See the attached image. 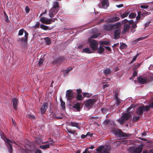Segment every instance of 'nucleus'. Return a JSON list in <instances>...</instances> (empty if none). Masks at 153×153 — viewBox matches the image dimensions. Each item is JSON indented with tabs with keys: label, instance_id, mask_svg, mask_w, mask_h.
<instances>
[{
	"label": "nucleus",
	"instance_id": "nucleus-1",
	"mask_svg": "<svg viewBox=\"0 0 153 153\" xmlns=\"http://www.w3.org/2000/svg\"><path fill=\"white\" fill-rule=\"evenodd\" d=\"M143 147V145L141 144L136 148L131 147L129 148L128 151L130 153H141Z\"/></svg>",
	"mask_w": 153,
	"mask_h": 153
},
{
	"label": "nucleus",
	"instance_id": "nucleus-2",
	"mask_svg": "<svg viewBox=\"0 0 153 153\" xmlns=\"http://www.w3.org/2000/svg\"><path fill=\"white\" fill-rule=\"evenodd\" d=\"M148 111V108L143 105L139 107L137 109L135 113L137 115L141 116L143 115V111Z\"/></svg>",
	"mask_w": 153,
	"mask_h": 153
},
{
	"label": "nucleus",
	"instance_id": "nucleus-3",
	"mask_svg": "<svg viewBox=\"0 0 153 153\" xmlns=\"http://www.w3.org/2000/svg\"><path fill=\"white\" fill-rule=\"evenodd\" d=\"M131 117L130 113H126L122 115L121 118L118 120L121 124L124 123L126 121L128 120Z\"/></svg>",
	"mask_w": 153,
	"mask_h": 153
},
{
	"label": "nucleus",
	"instance_id": "nucleus-4",
	"mask_svg": "<svg viewBox=\"0 0 153 153\" xmlns=\"http://www.w3.org/2000/svg\"><path fill=\"white\" fill-rule=\"evenodd\" d=\"M97 99H89L84 102L85 106L89 108L92 107L97 101Z\"/></svg>",
	"mask_w": 153,
	"mask_h": 153
},
{
	"label": "nucleus",
	"instance_id": "nucleus-5",
	"mask_svg": "<svg viewBox=\"0 0 153 153\" xmlns=\"http://www.w3.org/2000/svg\"><path fill=\"white\" fill-rule=\"evenodd\" d=\"M25 35L24 38H20L18 39V41L23 46H26L27 45L28 33L26 31H25Z\"/></svg>",
	"mask_w": 153,
	"mask_h": 153
},
{
	"label": "nucleus",
	"instance_id": "nucleus-6",
	"mask_svg": "<svg viewBox=\"0 0 153 153\" xmlns=\"http://www.w3.org/2000/svg\"><path fill=\"white\" fill-rule=\"evenodd\" d=\"M89 46L94 51L97 50L98 49V43L97 41L92 39H89Z\"/></svg>",
	"mask_w": 153,
	"mask_h": 153
},
{
	"label": "nucleus",
	"instance_id": "nucleus-7",
	"mask_svg": "<svg viewBox=\"0 0 153 153\" xmlns=\"http://www.w3.org/2000/svg\"><path fill=\"white\" fill-rule=\"evenodd\" d=\"M112 132L114 134L118 135L120 137H128L126 134L123 132L121 130L119 129H116L113 130L112 131Z\"/></svg>",
	"mask_w": 153,
	"mask_h": 153
},
{
	"label": "nucleus",
	"instance_id": "nucleus-8",
	"mask_svg": "<svg viewBox=\"0 0 153 153\" xmlns=\"http://www.w3.org/2000/svg\"><path fill=\"white\" fill-rule=\"evenodd\" d=\"M3 139L6 142V145L7 146L9 153H12L13 148L12 145L11 144V143H12V142L6 137H4L3 138Z\"/></svg>",
	"mask_w": 153,
	"mask_h": 153
},
{
	"label": "nucleus",
	"instance_id": "nucleus-9",
	"mask_svg": "<svg viewBox=\"0 0 153 153\" xmlns=\"http://www.w3.org/2000/svg\"><path fill=\"white\" fill-rule=\"evenodd\" d=\"M66 97L68 100H70L73 99V93L71 90H68L66 91Z\"/></svg>",
	"mask_w": 153,
	"mask_h": 153
},
{
	"label": "nucleus",
	"instance_id": "nucleus-10",
	"mask_svg": "<svg viewBox=\"0 0 153 153\" xmlns=\"http://www.w3.org/2000/svg\"><path fill=\"white\" fill-rule=\"evenodd\" d=\"M113 26L112 24L107 23L103 27V29L106 31H111L113 30Z\"/></svg>",
	"mask_w": 153,
	"mask_h": 153
},
{
	"label": "nucleus",
	"instance_id": "nucleus-11",
	"mask_svg": "<svg viewBox=\"0 0 153 153\" xmlns=\"http://www.w3.org/2000/svg\"><path fill=\"white\" fill-rule=\"evenodd\" d=\"M59 10L52 7L49 11V16L50 18H52L58 12Z\"/></svg>",
	"mask_w": 153,
	"mask_h": 153
},
{
	"label": "nucleus",
	"instance_id": "nucleus-12",
	"mask_svg": "<svg viewBox=\"0 0 153 153\" xmlns=\"http://www.w3.org/2000/svg\"><path fill=\"white\" fill-rule=\"evenodd\" d=\"M48 107V104L47 103L44 102L42 105L41 107V112L42 114H44L46 111Z\"/></svg>",
	"mask_w": 153,
	"mask_h": 153
},
{
	"label": "nucleus",
	"instance_id": "nucleus-13",
	"mask_svg": "<svg viewBox=\"0 0 153 153\" xmlns=\"http://www.w3.org/2000/svg\"><path fill=\"white\" fill-rule=\"evenodd\" d=\"M137 80L139 83L143 84H146L148 82L146 77L143 78L141 76H140L138 78Z\"/></svg>",
	"mask_w": 153,
	"mask_h": 153
},
{
	"label": "nucleus",
	"instance_id": "nucleus-14",
	"mask_svg": "<svg viewBox=\"0 0 153 153\" xmlns=\"http://www.w3.org/2000/svg\"><path fill=\"white\" fill-rule=\"evenodd\" d=\"M51 20V19H48L44 17L41 18L40 19V21L41 22L46 24H50V22Z\"/></svg>",
	"mask_w": 153,
	"mask_h": 153
},
{
	"label": "nucleus",
	"instance_id": "nucleus-15",
	"mask_svg": "<svg viewBox=\"0 0 153 153\" xmlns=\"http://www.w3.org/2000/svg\"><path fill=\"white\" fill-rule=\"evenodd\" d=\"M121 30L120 29L115 30L114 31V38L117 39L120 37Z\"/></svg>",
	"mask_w": 153,
	"mask_h": 153
},
{
	"label": "nucleus",
	"instance_id": "nucleus-16",
	"mask_svg": "<svg viewBox=\"0 0 153 153\" xmlns=\"http://www.w3.org/2000/svg\"><path fill=\"white\" fill-rule=\"evenodd\" d=\"M120 19L119 17L117 16H114L107 20L108 22L109 23H113L119 21Z\"/></svg>",
	"mask_w": 153,
	"mask_h": 153
},
{
	"label": "nucleus",
	"instance_id": "nucleus-17",
	"mask_svg": "<svg viewBox=\"0 0 153 153\" xmlns=\"http://www.w3.org/2000/svg\"><path fill=\"white\" fill-rule=\"evenodd\" d=\"M101 3L102 6L104 9L107 8L109 5L108 0H103L101 1Z\"/></svg>",
	"mask_w": 153,
	"mask_h": 153
},
{
	"label": "nucleus",
	"instance_id": "nucleus-18",
	"mask_svg": "<svg viewBox=\"0 0 153 153\" xmlns=\"http://www.w3.org/2000/svg\"><path fill=\"white\" fill-rule=\"evenodd\" d=\"M13 102V108L15 110L17 109V105L18 103V100L16 98H13L12 99Z\"/></svg>",
	"mask_w": 153,
	"mask_h": 153
},
{
	"label": "nucleus",
	"instance_id": "nucleus-19",
	"mask_svg": "<svg viewBox=\"0 0 153 153\" xmlns=\"http://www.w3.org/2000/svg\"><path fill=\"white\" fill-rule=\"evenodd\" d=\"M115 98L116 100V105L117 106H118L120 105L121 100L118 97V94L116 93L115 94Z\"/></svg>",
	"mask_w": 153,
	"mask_h": 153
},
{
	"label": "nucleus",
	"instance_id": "nucleus-20",
	"mask_svg": "<svg viewBox=\"0 0 153 153\" xmlns=\"http://www.w3.org/2000/svg\"><path fill=\"white\" fill-rule=\"evenodd\" d=\"M130 26L129 25L125 24L124 25L123 30L122 32L123 34L125 33L126 32L128 31L129 28H130Z\"/></svg>",
	"mask_w": 153,
	"mask_h": 153
},
{
	"label": "nucleus",
	"instance_id": "nucleus-21",
	"mask_svg": "<svg viewBox=\"0 0 153 153\" xmlns=\"http://www.w3.org/2000/svg\"><path fill=\"white\" fill-rule=\"evenodd\" d=\"M52 7L59 10V2L56 1H53Z\"/></svg>",
	"mask_w": 153,
	"mask_h": 153
},
{
	"label": "nucleus",
	"instance_id": "nucleus-22",
	"mask_svg": "<svg viewBox=\"0 0 153 153\" xmlns=\"http://www.w3.org/2000/svg\"><path fill=\"white\" fill-rule=\"evenodd\" d=\"M70 125L72 126L76 127L79 129L80 128V125L78 123L72 122H71Z\"/></svg>",
	"mask_w": 153,
	"mask_h": 153
},
{
	"label": "nucleus",
	"instance_id": "nucleus-23",
	"mask_svg": "<svg viewBox=\"0 0 153 153\" xmlns=\"http://www.w3.org/2000/svg\"><path fill=\"white\" fill-rule=\"evenodd\" d=\"M113 26V30L117 29H120L121 27V23L120 22H118L115 24H112Z\"/></svg>",
	"mask_w": 153,
	"mask_h": 153
},
{
	"label": "nucleus",
	"instance_id": "nucleus-24",
	"mask_svg": "<svg viewBox=\"0 0 153 153\" xmlns=\"http://www.w3.org/2000/svg\"><path fill=\"white\" fill-rule=\"evenodd\" d=\"M82 53H86L90 54L92 53L91 50L89 48H84L82 50Z\"/></svg>",
	"mask_w": 153,
	"mask_h": 153
},
{
	"label": "nucleus",
	"instance_id": "nucleus-25",
	"mask_svg": "<svg viewBox=\"0 0 153 153\" xmlns=\"http://www.w3.org/2000/svg\"><path fill=\"white\" fill-rule=\"evenodd\" d=\"M142 16V12L141 11H139L137 13V16L136 17V20L135 21L136 23H138L140 21Z\"/></svg>",
	"mask_w": 153,
	"mask_h": 153
},
{
	"label": "nucleus",
	"instance_id": "nucleus-26",
	"mask_svg": "<svg viewBox=\"0 0 153 153\" xmlns=\"http://www.w3.org/2000/svg\"><path fill=\"white\" fill-rule=\"evenodd\" d=\"M148 36H147L144 37H141L140 38H137L136 40L133 41L132 42V43L133 44H135L140 40H143L147 38Z\"/></svg>",
	"mask_w": 153,
	"mask_h": 153
},
{
	"label": "nucleus",
	"instance_id": "nucleus-27",
	"mask_svg": "<svg viewBox=\"0 0 153 153\" xmlns=\"http://www.w3.org/2000/svg\"><path fill=\"white\" fill-rule=\"evenodd\" d=\"M65 60V59L63 57H60L56 59L55 60V62L57 64L63 62Z\"/></svg>",
	"mask_w": 153,
	"mask_h": 153
},
{
	"label": "nucleus",
	"instance_id": "nucleus-28",
	"mask_svg": "<svg viewBox=\"0 0 153 153\" xmlns=\"http://www.w3.org/2000/svg\"><path fill=\"white\" fill-rule=\"evenodd\" d=\"M104 149L103 146H101L96 149V150L97 152L103 153V150Z\"/></svg>",
	"mask_w": 153,
	"mask_h": 153
},
{
	"label": "nucleus",
	"instance_id": "nucleus-29",
	"mask_svg": "<svg viewBox=\"0 0 153 153\" xmlns=\"http://www.w3.org/2000/svg\"><path fill=\"white\" fill-rule=\"evenodd\" d=\"M73 107L74 108H76L78 111H79L81 109L80 104L78 102H77L76 104H74Z\"/></svg>",
	"mask_w": 153,
	"mask_h": 153
},
{
	"label": "nucleus",
	"instance_id": "nucleus-30",
	"mask_svg": "<svg viewBox=\"0 0 153 153\" xmlns=\"http://www.w3.org/2000/svg\"><path fill=\"white\" fill-rule=\"evenodd\" d=\"M111 69L109 68L105 69L104 71V74L106 76H107L108 75L111 74Z\"/></svg>",
	"mask_w": 153,
	"mask_h": 153
},
{
	"label": "nucleus",
	"instance_id": "nucleus-31",
	"mask_svg": "<svg viewBox=\"0 0 153 153\" xmlns=\"http://www.w3.org/2000/svg\"><path fill=\"white\" fill-rule=\"evenodd\" d=\"M60 100L61 102V106L62 108V109L64 110L65 109V103L63 101L62 99V98H60Z\"/></svg>",
	"mask_w": 153,
	"mask_h": 153
},
{
	"label": "nucleus",
	"instance_id": "nucleus-32",
	"mask_svg": "<svg viewBox=\"0 0 153 153\" xmlns=\"http://www.w3.org/2000/svg\"><path fill=\"white\" fill-rule=\"evenodd\" d=\"M99 44L100 45H110V42L108 41H100L99 42Z\"/></svg>",
	"mask_w": 153,
	"mask_h": 153
},
{
	"label": "nucleus",
	"instance_id": "nucleus-33",
	"mask_svg": "<svg viewBox=\"0 0 153 153\" xmlns=\"http://www.w3.org/2000/svg\"><path fill=\"white\" fill-rule=\"evenodd\" d=\"M44 40L45 41L47 45H49L51 44V40L49 37H45L44 38Z\"/></svg>",
	"mask_w": 153,
	"mask_h": 153
},
{
	"label": "nucleus",
	"instance_id": "nucleus-34",
	"mask_svg": "<svg viewBox=\"0 0 153 153\" xmlns=\"http://www.w3.org/2000/svg\"><path fill=\"white\" fill-rule=\"evenodd\" d=\"M83 97L89 98L92 95V94L87 92H84L83 93Z\"/></svg>",
	"mask_w": 153,
	"mask_h": 153
},
{
	"label": "nucleus",
	"instance_id": "nucleus-35",
	"mask_svg": "<svg viewBox=\"0 0 153 153\" xmlns=\"http://www.w3.org/2000/svg\"><path fill=\"white\" fill-rule=\"evenodd\" d=\"M129 13V11H126L121 16V18L123 19L127 16Z\"/></svg>",
	"mask_w": 153,
	"mask_h": 153
},
{
	"label": "nucleus",
	"instance_id": "nucleus-36",
	"mask_svg": "<svg viewBox=\"0 0 153 153\" xmlns=\"http://www.w3.org/2000/svg\"><path fill=\"white\" fill-rule=\"evenodd\" d=\"M137 23H136V21H135V22L131 26V28L133 29L131 30V31L133 33L135 31V30H134V28H135L137 27Z\"/></svg>",
	"mask_w": 153,
	"mask_h": 153
},
{
	"label": "nucleus",
	"instance_id": "nucleus-37",
	"mask_svg": "<svg viewBox=\"0 0 153 153\" xmlns=\"http://www.w3.org/2000/svg\"><path fill=\"white\" fill-rule=\"evenodd\" d=\"M136 15V13L132 12L129 15L128 17L130 19H132L135 18Z\"/></svg>",
	"mask_w": 153,
	"mask_h": 153
},
{
	"label": "nucleus",
	"instance_id": "nucleus-38",
	"mask_svg": "<svg viewBox=\"0 0 153 153\" xmlns=\"http://www.w3.org/2000/svg\"><path fill=\"white\" fill-rule=\"evenodd\" d=\"M104 51V49L101 46H100L99 47V50L97 51V53L100 54H101L103 53Z\"/></svg>",
	"mask_w": 153,
	"mask_h": 153
},
{
	"label": "nucleus",
	"instance_id": "nucleus-39",
	"mask_svg": "<svg viewBox=\"0 0 153 153\" xmlns=\"http://www.w3.org/2000/svg\"><path fill=\"white\" fill-rule=\"evenodd\" d=\"M49 145L48 144L44 145H41L39 146V147L41 149H45L49 148Z\"/></svg>",
	"mask_w": 153,
	"mask_h": 153
},
{
	"label": "nucleus",
	"instance_id": "nucleus-40",
	"mask_svg": "<svg viewBox=\"0 0 153 153\" xmlns=\"http://www.w3.org/2000/svg\"><path fill=\"white\" fill-rule=\"evenodd\" d=\"M40 28L44 30H47L49 29V27L48 26L42 24L41 25Z\"/></svg>",
	"mask_w": 153,
	"mask_h": 153
},
{
	"label": "nucleus",
	"instance_id": "nucleus-41",
	"mask_svg": "<svg viewBox=\"0 0 153 153\" xmlns=\"http://www.w3.org/2000/svg\"><path fill=\"white\" fill-rule=\"evenodd\" d=\"M25 31H26L24 29H20L19 31L18 35L20 36H22L23 34L24 33H25Z\"/></svg>",
	"mask_w": 153,
	"mask_h": 153
},
{
	"label": "nucleus",
	"instance_id": "nucleus-42",
	"mask_svg": "<svg viewBox=\"0 0 153 153\" xmlns=\"http://www.w3.org/2000/svg\"><path fill=\"white\" fill-rule=\"evenodd\" d=\"M137 115L134 116L133 117V120L134 121H136L139 120L140 118V116H139Z\"/></svg>",
	"mask_w": 153,
	"mask_h": 153
},
{
	"label": "nucleus",
	"instance_id": "nucleus-43",
	"mask_svg": "<svg viewBox=\"0 0 153 153\" xmlns=\"http://www.w3.org/2000/svg\"><path fill=\"white\" fill-rule=\"evenodd\" d=\"M83 99L82 95L81 94H77V99L78 100H81Z\"/></svg>",
	"mask_w": 153,
	"mask_h": 153
},
{
	"label": "nucleus",
	"instance_id": "nucleus-44",
	"mask_svg": "<svg viewBox=\"0 0 153 153\" xmlns=\"http://www.w3.org/2000/svg\"><path fill=\"white\" fill-rule=\"evenodd\" d=\"M72 69V68L71 67H68L66 70H64V72L67 74L68 72Z\"/></svg>",
	"mask_w": 153,
	"mask_h": 153
},
{
	"label": "nucleus",
	"instance_id": "nucleus-45",
	"mask_svg": "<svg viewBox=\"0 0 153 153\" xmlns=\"http://www.w3.org/2000/svg\"><path fill=\"white\" fill-rule=\"evenodd\" d=\"M100 33H97L96 34H93L91 37V38H96L100 36Z\"/></svg>",
	"mask_w": 153,
	"mask_h": 153
},
{
	"label": "nucleus",
	"instance_id": "nucleus-46",
	"mask_svg": "<svg viewBox=\"0 0 153 153\" xmlns=\"http://www.w3.org/2000/svg\"><path fill=\"white\" fill-rule=\"evenodd\" d=\"M110 123V120H105L104 122V125L105 126H108Z\"/></svg>",
	"mask_w": 153,
	"mask_h": 153
},
{
	"label": "nucleus",
	"instance_id": "nucleus-47",
	"mask_svg": "<svg viewBox=\"0 0 153 153\" xmlns=\"http://www.w3.org/2000/svg\"><path fill=\"white\" fill-rule=\"evenodd\" d=\"M41 140L39 138H36L35 140V143L38 144H40L41 143Z\"/></svg>",
	"mask_w": 153,
	"mask_h": 153
},
{
	"label": "nucleus",
	"instance_id": "nucleus-48",
	"mask_svg": "<svg viewBox=\"0 0 153 153\" xmlns=\"http://www.w3.org/2000/svg\"><path fill=\"white\" fill-rule=\"evenodd\" d=\"M126 48V45L123 43L120 46V49H124Z\"/></svg>",
	"mask_w": 153,
	"mask_h": 153
},
{
	"label": "nucleus",
	"instance_id": "nucleus-49",
	"mask_svg": "<svg viewBox=\"0 0 153 153\" xmlns=\"http://www.w3.org/2000/svg\"><path fill=\"white\" fill-rule=\"evenodd\" d=\"M138 55H139V54L137 53L135 56H134L133 58L131 60V62L133 63L134 62V61H135L137 59V56H138Z\"/></svg>",
	"mask_w": 153,
	"mask_h": 153
},
{
	"label": "nucleus",
	"instance_id": "nucleus-50",
	"mask_svg": "<svg viewBox=\"0 0 153 153\" xmlns=\"http://www.w3.org/2000/svg\"><path fill=\"white\" fill-rule=\"evenodd\" d=\"M43 61L44 60L42 58H40L39 59L38 63L39 66H40L42 64Z\"/></svg>",
	"mask_w": 153,
	"mask_h": 153
},
{
	"label": "nucleus",
	"instance_id": "nucleus-51",
	"mask_svg": "<svg viewBox=\"0 0 153 153\" xmlns=\"http://www.w3.org/2000/svg\"><path fill=\"white\" fill-rule=\"evenodd\" d=\"M146 107H147L149 108V111L150 110V108H153V102L151 103L150 104L148 105H146Z\"/></svg>",
	"mask_w": 153,
	"mask_h": 153
},
{
	"label": "nucleus",
	"instance_id": "nucleus-52",
	"mask_svg": "<svg viewBox=\"0 0 153 153\" xmlns=\"http://www.w3.org/2000/svg\"><path fill=\"white\" fill-rule=\"evenodd\" d=\"M140 7L142 8L146 9L149 6L147 5H141L140 6Z\"/></svg>",
	"mask_w": 153,
	"mask_h": 153
},
{
	"label": "nucleus",
	"instance_id": "nucleus-53",
	"mask_svg": "<svg viewBox=\"0 0 153 153\" xmlns=\"http://www.w3.org/2000/svg\"><path fill=\"white\" fill-rule=\"evenodd\" d=\"M128 23V20L126 19H124L123 20L122 22V23L124 25L125 24H128L127 23Z\"/></svg>",
	"mask_w": 153,
	"mask_h": 153
},
{
	"label": "nucleus",
	"instance_id": "nucleus-54",
	"mask_svg": "<svg viewBox=\"0 0 153 153\" xmlns=\"http://www.w3.org/2000/svg\"><path fill=\"white\" fill-rule=\"evenodd\" d=\"M25 10L27 13H28L30 10V9L29 7L27 6L26 7Z\"/></svg>",
	"mask_w": 153,
	"mask_h": 153
},
{
	"label": "nucleus",
	"instance_id": "nucleus-55",
	"mask_svg": "<svg viewBox=\"0 0 153 153\" xmlns=\"http://www.w3.org/2000/svg\"><path fill=\"white\" fill-rule=\"evenodd\" d=\"M148 13L147 12H143L142 13V16H143V17H145V16L148 15Z\"/></svg>",
	"mask_w": 153,
	"mask_h": 153
},
{
	"label": "nucleus",
	"instance_id": "nucleus-56",
	"mask_svg": "<svg viewBox=\"0 0 153 153\" xmlns=\"http://www.w3.org/2000/svg\"><path fill=\"white\" fill-rule=\"evenodd\" d=\"M103 113H105L106 111H107V110L106 108H102L101 109Z\"/></svg>",
	"mask_w": 153,
	"mask_h": 153
},
{
	"label": "nucleus",
	"instance_id": "nucleus-57",
	"mask_svg": "<svg viewBox=\"0 0 153 153\" xmlns=\"http://www.w3.org/2000/svg\"><path fill=\"white\" fill-rule=\"evenodd\" d=\"M137 72L136 71H134L133 72V74L132 77H134L137 74Z\"/></svg>",
	"mask_w": 153,
	"mask_h": 153
},
{
	"label": "nucleus",
	"instance_id": "nucleus-58",
	"mask_svg": "<svg viewBox=\"0 0 153 153\" xmlns=\"http://www.w3.org/2000/svg\"><path fill=\"white\" fill-rule=\"evenodd\" d=\"M5 21L7 22H9L8 17L7 15H6V16H5Z\"/></svg>",
	"mask_w": 153,
	"mask_h": 153
},
{
	"label": "nucleus",
	"instance_id": "nucleus-59",
	"mask_svg": "<svg viewBox=\"0 0 153 153\" xmlns=\"http://www.w3.org/2000/svg\"><path fill=\"white\" fill-rule=\"evenodd\" d=\"M134 21L133 20H131L130 21H128V25H131L132 24H133L134 23Z\"/></svg>",
	"mask_w": 153,
	"mask_h": 153
},
{
	"label": "nucleus",
	"instance_id": "nucleus-60",
	"mask_svg": "<svg viewBox=\"0 0 153 153\" xmlns=\"http://www.w3.org/2000/svg\"><path fill=\"white\" fill-rule=\"evenodd\" d=\"M76 91L77 94H81V93L82 92V90L80 89H77Z\"/></svg>",
	"mask_w": 153,
	"mask_h": 153
},
{
	"label": "nucleus",
	"instance_id": "nucleus-61",
	"mask_svg": "<svg viewBox=\"0 0 153 153\" xmlns=\"http://www.w3.org/2000/svg\"><path fill=\"white\" fill-rule=\"evenodd\" d=\"M40 24L39 23L37 22L35 26V28H38L39 27Z\"/></svg>",
	"mask_w": 153,
	"mask_h": 153
},
{
	"label": "nucleus",
	"instance_id": "nucleus-62",
	"mask_svg": "<svg viewBox=\"0 0 153 153\" xmlns=\"http://www.w3.org/2000/svg\"><path fill=\"white\" fill-rule=\"evenodd\" d=\"M105 48L109 51L111 52V50L109 46H105Z\"/></svg>",
	"mask_w": 153,
	"mask_h": 153
},
{
	"label": "nucleus",
	"instance_id": "nucleus-63",
	"mask_svg": "<svg viewBox=\"0 0 153 153\" xmlns=\"http://www.w3.org/2000/svg\"><path fill=\"white\" fill-rule=\"evenodd\" d=\"M28 117L31 118V119H35V117L33 115H28Z\"/></svg>",
	"mask_w": 153,
	"mask_h": 153
},
{
	"label": "nucleus",
	"instance_id": "nucleus-64",
	"mask_svg": "<svg viewBox=\"0 0 153 153\" xmlns=\"http://www.w3.org/2000/svg\"><path fill=\"white\" fill-rule=\"evenodd\" d=\"M116 6L117 7L120 8L123 7V4H120L119 5H117Z\"/></svg>",
	"mask_w": 153,
	"mask_h": 153
}]
</instances>
